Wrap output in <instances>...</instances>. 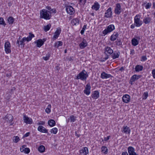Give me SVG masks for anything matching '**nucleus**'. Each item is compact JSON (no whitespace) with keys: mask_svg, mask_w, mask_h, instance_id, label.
<instances>
[{"mask_svg":"<svg viewBox=\"0 0 155 155\" xmlns=\"http://www.w3.org/2000/svg\"><path fill=\"white\" fill-rule=\"evenodd\" d=\"M140 16L139 15H136L134 18V25L137 27H140L143 24L142 21L140 19Z\"/></svg>","mask_w":155,"mask_h":155,"instance_id":"4","label":"nucleus"},{"mask_svg":"<svg viewBox=\"0 0 155 155\" xmlns=\"http://www.w3.org/2000/svg\"><path fill=\"white\" fill-rule=\"evenodd\" d=\"M121 131L124 133L128 134H129L130 132V130L129 127L125 125L123 127Z\"/></svg>","mask_w":155,"mask_h":155,"instance_id":"18","label":"nucleus"},{"mask_svg":"<svg viewBox=\"0 0 155 155\" xmlns=\"http://www.w3.org/2000/svg\"><path fill=\"white\" fill-rule=\"evenodd\" d=\"M66 10L67 13L70 15L73 14L75 12L74 9L70 5H68L66 7Z\"/></svg>","mask_w":155,"mask_h":155,"instance_id":"9","label":"nucleus"},{"mask_svg":"<svg viewBox=\"0 0 155 155\" xmlns=\"http://www.w3.org/2000/svg\"><path fill=\"white\" fill-rule=\"evenodd\" d=\"M91 86L89 83H88L86 85L85 89L83 92L84 94L87 95H88L91 93Z\"/></svg>","mask_w":155,"mask_h":155,"instance_id":"8","label":"nucleus"},{"mask_svg":"<svg viewBox=\"0 0 155 155\" xmlns=\"http://www.w3.org/2000/svg\"><path fill=\"white\" fill-rule=\"evenodd\" d=\"M20 140L18 136H16L13 137V141L16 143H17Z\"/></svg>","mask_w":155,"mask_h":155,"instance_id":"45","label":"nucleus"},{"mask_svg":"<svg viewBox=\"0 0 155 155\" xmlns=\"http://www.w3.org/2000/svg\"><path fill=\"white\" fill-rule=\"evenodd\" d=\"M152 74L153 78L155 79V69H153L152 71Z\"/></svg>","mask_w":155,"mask_h":155,"instance_id":"51","label":"nucleus"},{"mask_svg":"<svg viewBox=\"0 0 155 155\" xmlns=\"http://www.w3.org/2000/svg\"><path fill=\"white\" fill-rule=\"evenodd\" d=\"M87 45V43L86 40L83 39L82 41L79 44V46L81 49H83Z\"/></svg>","mask_w":155,"mask_h":155,"instance_id":"19","label":"nucleus"},{"mask_svg":"<svg viewBox=\"0 0 155 155\" xmlns=\"http://www.w3.org/2000/svg\"><path fill=\"white\" fill-rule=\"evenodd\" d=\"M0 25H2L5 26L6 25L4 19L2 17H0Z\"/></svg>","mask_w":155,"mask_h":155,"instance_id":"41","label":"nucleus"},{"mask_svg":"<svg viewBox=\"0 0 155 155\" xmlns=\"http://www.w3.org/2000/svg\"><path fill=\"white\" fill-rule=\"evenodd\" d=\"M152 5V4L150 2L147 3L146 5H145V8L146 9H148L150 8Z\"/></svg>","mask_w":155,"mask_h":155,"instance_id":"46","label":"nucleus"},{"mask_svg":"<svg viewBox=\"0 0 155 155\" xmlns=\"http://www.w3.org/2000/svg\"><path fill=\"white\" fill-rule=\"evenodd\" d=\"M119 35L118 32H114L111 35L110 38V40L112 41L115 40Z\"/></svg>","mask_w":155,"mask_h":155,"instance_id":"25","label":"nucleus"},{"mask_svg":"<svg viewBox=\"0 0 155 155\" xmlns=\"http://www.w3.org/2000/svg\"><path fill=\"white\" fill-rule=\"evenodd\" d=\"M86 0H79V2L81 3L83 1L84 2V4H85L86 2Z\"/></svg>","mask_w":155,"mask_h":155,"instance_id":"58","label":"nucleus"},{"mask_svg":"<svg viewBox=\"0 0 155 155\" xmlns=\"http://www.w3.org/2000/svg\"><path fill=\"white\" fill-rule=\"evenodd\" d=\"M136 38H134L131 40L132 45L134 46L137 45L139 44V41L140 40V37L139 36L136 37Z\"/></svg>","mask_w":155,"mask_h":155,"instance_id":"14","label":"nucleus"},{"mask_svg":"<svg viewBox=\"0 0 155 155\" xmlns=\"http://www.w3.org/2000/svg\"><path fill=\"white\" fill-rule=\"evenodd\" d=\"M127 151L129 155H138L135 152V150L133 147L130 146L128 147Z\"/></svg>","mask_w":155,"mask_h":155,"instance_id":"12","label":"nucleus"},{"mask_svg":"<svg viewBox=\"0 0 155 155\" xmlns=\"http://www.w3.org/2000/svg\"><path fill=\"white\" fill-rule=\"evenodd\" d=\"M122 9L120 3H117L116 5L114 12L116 15H119L122 12Z\"/></svg>","mask_w":155,"mask_h":155,"instance_id":"7","label":"nucleus"},{"mask_svg":"<svg viewBox=\"0 0 155 155\" xmlns=\"http://www.w3.org/2000/svg\"><path fill=\"white\" fill-rule=\"evenodd\" d=\"M88 76V75L87 72L84 70L77 75L76 79L77 80L80 79L83 81H86Z\"/></svg>","mask_w":155,"mask_h":155,"instance_id":"2","label":"nucleus"},{"mask_svg":"<svg viewBox=\"0 0 155 155\" xmlns=\"http://www.w3.org/2000/svg\"><path fill=\"white\" fill-rule=\"evenodd\" d=\"M75 135L78 137H79L80 136V134H78L76 131L75 132Z\"/></svg>","mask_w":155,"mask_h":155,"instance_id":"60","label":"nucleus"},{"mask_svg":"<svg viewBox=\"0 0 155 155\" xmlns=\"http://www.w3.org/2000/svg\"><path fill=\"white\" fill-rule=\"evenodd\" d=\"M151 20L150 17H145L143 20V22L146 24H149Z\"/></svg>","mask_w":155,"mask_h":155,"instance_id":"31","label":"nucleus"},{"mask_svg":"<svg viewBox=\"0 0 155 155\" xmlns=\"http://www.w3.org/2000/svg\"><path fill=\"white\" fill-rule=\"evenodd\" d=\"M113 52V50L110 47L108 46L105 47L104 49V53L106 56L104 58V59L105 60L109 58V56L112 54Z\"/></svg>","mask_w":155,"mask_h":155,"instance_id":"3","label":"nucleus"},{"mask_svg":"<svg viewBox=\"0 0 155 155\" xmlns=\"http://www.w3.org/2000/svg\"><path fill=\"white\" fill-rule=\"evenodd\" d=\"M147 59V58L146 56H142L141 57L140 61H146Z\"/></svg>","mask_w":155,"mask_h":155,"instance_id":"49","label":"nucleus"},{"mask_svg":"<svg viewBox=\"0 0 155 155\" xmlns=\"http://www.w3.org/2000/svg\"><path fill=\"white\" fill-rule=\"evenodd\" d=\"M121 155H128V154L126 151H125L122 152Z\"/></svg>","mask_w":155,"mask_h":155,"instance_id":"56","label":"nucleus"},{"mask_svg":"<svg viewBox=\"0 0 155 155\" xmlns=\"http://www.w3.org/2000/svg\"><path fill=\"white\" fill-rule=\"evenodd\" d=\"M40 18L46 20L49 19L51 17V13L45 9H43L40 13Z\"/></svg>","mask_w":155,"mask_h":155,"instance_id":"1","label":"nucleus"},{"mask_svg":"<svg viewBox=\"0 0 155 155\" xmlns=\"http://www.w3.org/2000/svg\"><path fill=\"white\" fill-rule=\"evenodd\" d=\"M100 7V5L97 2H95L94 3V5H92L91 8L97 11L99 10Z\"/></svg>","mask_w":155,"mask_h":155,"instance_id":"24","label":"nucleus"},{"mask_svg":"<svg viewBox=\"0 0 155 155\" xmlns=\"http://www.w3.org/2000/svg\"><path fill=\"white\" fill-rule=\"evenodd\" d=\"M30 133L29 132H28L26 133L24 135V137H26L28 136L29 135Z\"/></svg>","mask_w":155,"mask_h":155,"instance_id":"55","label":"nucleus"},{"mask_svg":"<svg viewBox=\"0 0 155 155\" xmlns=\"http://www.w3.org/2000/svg\"><path fill=\"white\" fill-rule=\"evenodd\" d=\"M115 29V27L113 25H110L108 26L107 28L105 29L102 31L103 35H105L107 34L110 33Z\"/></svg>","mask_w":155,"mask_h":155,"instance_id":"5","label":"nucleus"},{"mask_svg":"<svg viewBox=\"0 0 155 155\" xmlns=\"http://www.w3.org/2000/svg\"><path fill=\"white\" fill-rule=\"evenodd\" d=\"M50 57V54L48 53L46 54V56L45 57H43V59L45 61H47L49 60Z\"/></svg>","mask_w":155,"mask_h":155,"instance_id":"47","label":"nucleus"},{"mask_svg":"<svg viewBox=\"0 0 155 155\" xmlns=\"http://www.w3.org/2000/svg\"><path fill=\"white\" fill-rule=\"evenodd\" d=\"M35 43H37V46L40 48L44 44V41H43L42 39H39L35 42Z\"/></svg>","mask_w":155,"mask_h":155,"instance_id":"26","label":"nucleus"},{"mask_svg":"<svg viewBox=\"0 0 155 155\" xmlns=\"http://www.w3.org/2000/svg\"><path fill=\"white\" fill-rule=\"evenodd\" d=\"M86 27H87L86 25H84L83 26L82 30L81 31V33L82 35H83L84 34V31H85V29H86Z\"/></svg>","mask_w":155,"mask_h":155,"instance_id":"48","label":"nucleus"},{"mask_svg":"<svg viewBox=\"0 0 155 155\" xmlns=\"http://www.w3.org/2000/svg\"><path fill=\"white\" fill-rule=\"evenodd\" d=\"M25 41H26L25 40V37H24L22 38L21 40L20 41L17 40V44H18L19 46L20 45H21V46L23 45V46L24 47L25 45L24 42Z\"/></svg>","mask_w":155,"mask_h":155,"instance_id":"28","label":"nucleus"},{"mask_svg":"<svg viewBox=\"0 0 155 155\" xmlns=\"http://www.w3.org/2000/svg\"><path fill=\"white\" fill-rule=\"evenodd\" d=\"M46 8L48 9V10H51L52 9L51 8L50 6H48L46 7Z\"/></svg>","mask_w":155,"mask_h":155,"instance_id":"59","label":"nucleus"},{"mask_svg":"<svg viewBox=\"0 0 155 155\" xmlns=\"http://www.w3.org/2000/svg\"><path fill=\"white\" fill-rule=\"evenodd\" d=\"M134 54V49H131L130 51V54L133 55Z\"/></svg>","mask_w":155,"mask_h":155,"instance_id":"54","label":"nucleus"},{"mask_svg":"<svg viewBox=\"0 0 155 155\" xmlns=\"http://www.w3.org/2000/svg\"><path fill=\"white\" fill-rule=\"evenodd\" d=\"M110 137V136H108L107 137H104V140L105 141H107L108 140Z\"/></svg>","mask_w":155,"mask_h":155,"instance_id":"53","label":"nucleus"},{"mask_svg":"<svg viewBox=\"0 0 155 155\" xmlns=\"http://www.w3.org/2000/svg\"><path fill=\"white\" fill-rule=\"evenodd\" d=\"M135 25H133V24H132L131 25H130V28H131V29H133L134 28V27H135Z\"/></svg>","mask_w":155,"mask_h":155,"instance_id":"63","label":"nucleus"},{"mask_svg":"<svg viewBox=\"0 0 155 155\" xmlns=\"http://www.w3.org/2000/svg\"><path fill=\"white\" fill-rule=\"evenodd\" d=\"M143 66L140 65H137L135 68V70L136 72H139L142 71L143 69Z\"/></svg>","mask_w":155,"mask_h":155,"instance_id":"32","label":"nucleus"},{"mask_svg":"<svg viewBox=\"0 0 155 155\" xmlns=\"http://www.w3.org/2000/svg\"><path fill=\"white\" fill-rule=\"evenodd\" d=\"M79 152L81 155H87L88 153V148L87 147H84L79 150Z\"/></svg>","mask_w":155,"mask_h":155,"instance_id":"16","label":"nucleus"},{"mask_svg":"<svg viewBox=\"0 0 155 155\" xmlns=\"http://www.w3.org/2000/svg\"><path fill=\"white\" fill-rule=\"evenodd\" d=\"M58 131V129L56 127H54L51 130L50 132L51 133H53L55 134L57 133Z\"/></svg>","mask_w":155,"mask_h":155,"instance_id":"40","label":"nucleus"},{"mask_svg":"<svg viewBox=\"0 0 155 155\" xmlns=\"http://www.w3.org/2000/svg\"><path fill=\"white\" fill-rule=\"evenodd\" d=\"M141 77L142 75H140L134 74L131 78V80H132L134 82L135 81L139 79Z\"/></svg>","mask_w":155,"mask_h":155,"instance_id":"27","label":"nucleus"},{"mask_svg":"<svg viewBox=\"0 0 155 155\" xmlns=\"http://www.w3.org/2000/svg\"><path fill=\"white\" fill-rule=\"evenodd\" d=\"M79 23V20L77 18L73 19L71 21V23L72 25H74L77 24H78Z\"/></svg>","mask_w":155,"mask_h":155,"instance_id":"35","label":"nucleus"},{"mask_svg":"<svg viewBox=\"0 0 155 155\" xmlns=\"http://www.w3.org/2000/svg\"><path fill=\"white\" fill-rule=\"evenodd\" d=\"M134 82V81H133L132 80H131V78H130L129 83L131 85H132L133 84V82Z\"/></svg>","mask_w":155,"mask_h":155,"instance_id":"61","label":"nucleus"},{"mask_svg":"<svg viewBox=\"0 0 155 155\" xmlns=\"http://www.w3.org/2000/svg\"><path fill=\"white\" fill-rule=\"evenodd\" d=\"M122 100L125 103H128L130 101V96L127 94L124 95L122 97Z\"/></svg>","mask_w":155,"mask_h":155,"instance_id":"13","label":"nucleus"},{"mask_svg":"<svg viewBox=\"0 0 155 155\" xmlns=\"http://www.w3.org/2000/svg\"><path fill=\"white\" fill-rule=\"evenodd\" d=\"M63 44L62 42L61 41H58L55 43L54 47L56 48H58L60 46H62Z\"/></svg>","mask_w":155,"mask_h":155,"instance_id":"37","label":"nucleus"},{"mask_svg":"<svg viewBox=\"0 0 155 155\" xmlns=\"http://www.w3.org/2000/svg\"><path fill=\"white\" fill-rule=\"evenodd\" d=\"M48 124L51 127H52L55 125L56 123L55 121L52 119H50L48 121Z\"/></svg>","mask_w":155,"mask_h":155,"instance_id":"33","label":"nucleus"},{"mask_svg":"<svg viewBox=\"0 0 155 155\" xmlns=\"http://www.w3.org/2000/svg\"><path fill=\"white\" fill-rule=\"evenodd\" d=\"M148 96V93L147 92H145L143 94L142 99L143 100L146 99Z\"/></svg>","mask_w":155,"mask_h":155,"instance_id":"43","label":"nucleus"},{"mask_svg":"<svg viewBox=\"0 0 155 155\" xmlns=\"http://www.w3.org/2000/svg\"><path fill=\"white\" fill-rule=\"evenodd\" d=\"M92 97L94 99H96L99 97V93L97 91H94L91 94Z\"/></svg>","mask_w":155,"mask_h":155,"instance_id":"21","label":"nucleus"},{"mask_svg":"<svg viewBox=\"0 0 155 155\" xmlns=\"http://www.w3.org/2000/svg\"><path fill=\"white\" fill-rule=\"evenodd\" d=\"M76 117L73 115H71L70 116L69 119L70 120V122L71 123L74 122L76 120Z\"/></svg>","mask_w":155,"mask_h":155,"instance_id":"39","label":"nucleus"},{"mask_svg":"<svg viewBox=\"0 0 155 155\" xmlns=\"http://www.w3.org/2000/svg\"><path fill=\"white\" fill-rule=\"evenodd\" d=\"M45 111L48 114H49L50 113L51 110L50 108L47 107L45 109Z\"/></svg>","mask_w":155,"mask_h":155,"instance_id":"50","label":"nucleus"},{"mask_svg":"<svg viewBox=\"0 0 155 155\" xmlns=\"http://www.w3.org/2000/svg\"><path fill=\"white\" fill-rule=\"evenodd\" d=\"M112 77L110 74H107L104 71L103 72L101 75V77L103 79H106Z\"/></svg>","mask_w":155,"mask_h":155,"instance_id":"15","label":"nucleus"},{"mask_svg":"<svg viewBox=\"0 0 155 155\" xmlns=\"http://www.w3.org/2000/svg\"><path fill=\"white\" fill-rule=\"evenodd\" d=\"M61 30L60 28H58V29H57L55 32L54 35L53 36V38L55 39L57 38L61 33Z\"/></svg>","mask_w":155,"mask_h":155,"instance_id":"20","label":"nucleus"},{"mask_svg":"<svg viewBox=\"0 0 155 155\" xmlns=\"http://www.w3.org/2000/svg\"><path fill=\"white\" fill-rule=\"evenodd\" d=\"M124 67H121L119 69V70L121 71H124Z\"/></svg>","mask_w":155,"mask_h":155,"instance_id":"62","label":"nucleus"},{"mask_svg":"<svg viewBox=\"0 0 155 155\" xmlns=\"http://www.w3.org/2000/svg\"><path fill=\"white\" fill-rule=\"evenodd\" d=\"M115 52H116L115 51L114 53H113V54L111 55L112 58L114 59L118 58L120 54V52H116V53Z\"/></svg>","mask_w":155,"mask_h":155,"instance_id":"29","label":"nucleus"},{"mask_svg":"<svg viewBox=\"0 0 155 155\" xmlns=\"http://www.w3.org/2000/svg\"><path fill=\"white\" fill-rule=\"evenodd\" d=\"M51 27V25L50 24L47 25L46 26H45L44 28V30L45 31H48Z\"/></svg>","mask_w":155,"mask_h":155,"instance_id":"42","label":"nucleus"},{"mask_svg":"<svg viewBox=\"0 0 155 155\" xmlns=\"http://www.w3.org/2000/svg\"><path fill=\"white\" fill-rule=\"evenodd\" d=\"M50 11L54 13H55L56 12V10L54 9H52Z\"/></svg>","mask_w":155,"mask_h":155,"instance_id":"57","label":"nucleus"},{"mask_svg":"<svg viewBox=\"0 0 155 155\" xmlns=\"http://www.w3.org/2000/svg\"><path fill=\"white\" fill-rule=\"evenodd\" d=\"M112 8L111 7H109L105 12L104 17L106 18H110L112 17Z\"/></svg>","mask_w":155,"mask_h":155,"instance_id":"11","label":"nucleus"},{"mask_svg":"<svg viewBox=\"0 0 155 155\" xmlns=\"http://www.w3.org/2000/svg\"><path fill=\"white\" fill-rule=\"evenodd\" d=\"M25 146L23 145L20 148V150L21 152H24L25 153H28L30 151V149L28 148H25Z\"/></svg>","mask_w":155,"mask_h":155,"instance_id":"22","label":"nucleus"},{"mask_svg":"<svg viewBox=\"0 0 155 155\" xmlns=\"http://www.w3.org/2000/svg\"><path fill=\"white\" fill-rule=\"evenodd\" d=\"M5 51L6 54H8L11 52V45L10 43L8 41L5 42L4 45Z\"/></svg>","mask_w":155,"mask_h":155,"instance_id":"6","label":"nucleus"},{"mask_svg":"<svg viewBox=\"0 0 155 155\" xmlns=\"http://www.w3.org/2000/svg\"><path fill=\"white\" fill-rule=\"evenodd\" d=\"M101 152L105 154H106L108 153V150L107 147L103 146L101 147Z\"/></svg>","mask_w":155,"mask_h":155,"instance_id":"34","label":"nucleus"},{"mask_svg":"<svg viewBox=\"0 0 155 155\" xmlns=\"http://www.w3.org/2000/svg\"><path fill=\"white\" fill-rule=\"evenodd\" d=\"M5 120L9 123H10V125H13V123H12V122L13 121V117L11 114H7L4 118Z\"/></svg>","mask_w":155,"mask_h":155,"instance_id":"10","label":"nucleus"},{"mask_svg":"<svg viewBox=\"0 0 155 155\" xmlns=\"http://www.w3.org/2000/svg\"><path fill=\"white\" fill-rule=\"evenodd\" d=\"M153 7L155 9V2H153Z\"/></svg>","mask_w":155,"mask_h":155,"instance_id":"64","label":"nucleus"},{"mask_svg":"<svg viewBox=\"0 0 155 155\" xmlns=\"http://www.w3.org/2000/svg\"><path fill=\"white\" fill-rule=\"evenodd\" d=\"M7 21L9 24H12L15 21V19L12 17L10 16L8 18Z\"/></svg>","mask_w":155,"mask_h":155,"instance_id":"36","label":"nucleus"},{"mask_svg":"<svg viewBox=\"0 0 155 155\" xmlns=\"http://www.w3.org/2000/svg\"><path fill=\"white\" fill-rule=\"evenodd\" d=\"M45 149V147L43 145L40 146L38 148V150L41 153L44 152Z\"/></svg>","mask_w":155,"mask_h":155,"instance_id":"38","label":"nucleus"},{"mask_svg":"<svg viewBox=\"0 0 155 155\" xmlns=\"http://www.w3.org/2000/svg\"><path fill=\"white\" fill-rule=\"evenodd\" d=\"M115 42L116 43V45L118 46H120L122 45V42L120 39H117Z\"/></svg>","mask_w":155,"mask_h":155,"instance_id":"44","label":"nucleus"},{"mask_svg":"<svg viewBox=\"0 0 155 155\" xmlns=\"http://www.w3.org/2000/svg\"><path fill=\"white\" fill-rule=\"evenodd\" d=\"M38 130L42 133H48V130L42 126H39L38 128Z\"/></svg>","mask_w":155,"mask_h":155,"instance_id":"23","label":"nucleus"},{"mask_svg":"<svg viewBox=\"0 0 155 155\" xmlns=\"http://www.w3.org/2000/svg\"><path fill=\"white\" fill-rule=\"evenodd\" d=\"M35 37L34 35L31 33H29L28 36L27 37H25V40L26 41L28 42L31 40L32 38Z\"/></svg>","mask_w":155,"mask_h":155,"instance_id":"30","label":"nucleus"},{"mask_svg":"<svg viewBox=\"0 0 155 155\" xmlns=\"http://www.w3.org/2000/svg\"><path fill=\"white\" fill-rule=\"evenodd\" d=\"M45 122L42 121H40V122L38 123L37 124L38 125H44L45 124Z\"/></svg>","mask_w":155,"mask_h":155,"instance_id":"52","label":"nucleus"},{"mask_svg":"<svg viewBox=\"0 0 155 155\" xmlns=\"http://www.w3.org/2000/svg\"><path fill=\"white\" fill-rule=\"evenodd\" d=\"M23 120L24 122L27 124H31L32 123V119L28 117L27 116L24 115L23 116Z\"/></svg>","mask_w":155,"mask_h":155,"instance_id":"17","label":"nucleus"}]
</instances>
